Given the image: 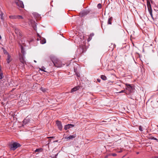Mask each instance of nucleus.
Listing matches in <instances>:
<instances>
[{
	"instance_id": "72a5a7b5",
	"label": "nucleus",
	"mask_w": 158,
	"mask_h": 158,
	"mask_svg": "<svg viewBox=\"0 0 158 158\" xmlns=\"http://www.w3.org/2000/svg\"><path fill=\"white\" fill-rule=\"evenodd\" d=\"M109 156V154L108 155H106L104 157V158H108V157Z\"/></svg>"
},
{
	"instance_id": "79ce46f5",
	"label": "nucleus",
	"mask_w": 158,
	"mask_h": 158,
	"mask_svg": "<svg viewBox=\"0 0 158 158\" xmlns=\"http://www.w3.org/2000/svg\"><path fill=\"white\" fill-rule=\"evenodd\" d=\"M34 62H36V61L35 60H34Z\"/></svg>"
},
{
	"instance_id": "4c0bfd02",
	"label": "nucleus",
	"mask_w": 158,
	"mask_h": 158,
	"mask_svg": "<svg viewBox=\"0 0 158 158\" xmlns=\"http://www.w3.org/2000/svg\"><path fill=\"white\" fill-rule=\"evenodd\" d=\"M152 158H158V156H154L152 157Z\"/></svg>"
},
{
	"instance_id": "a18cd8bd",
	"label": "nucleus",
	"mask_w": 158,
	"mask_h": 158,
	"mask_svg": "<svg viewBox=\"0 0 158 158\" xmlns=\"http://www.w3.org/2000/svg\"><path fill=\"white\" fill-rule=\"evenodd\" d=\"M0 39H1V37L0 35Z\"/></svg>"
},
{
	"instance_id": "7c9ffc66",
	"label": "nucleus",
	"mask_w": 158,
	"mask_h": 158,
	"mask_svg": "<svg viewBox=\"0 0 158 158\" xmlns=\"http://www.w3.org/2000/svg\"><path fill=\"white\" fill-rule=\"evenodd\" d=\"M151 139H154V140H156L157 141H158V139H156V138H155L154 137H153V136H152Z\"/></svg>"
},
{
	"instance_id": "20e7f679",
	"label": "nucleus",
	"mask_w": 158,
	"mask_h": 158,
	"mask_svg": "<svg viewBox=\"0 0 158 158\" xmlns=\"http://www.w3.org/2000/svg\"><path fill=\"white\" fill-rule=\"evenodd\" d=\"M126 89L128 90L130 93H131L134 92V88L133 86H131L130 84H126Z\"/></svg>"
},
{
	"instance_id": "cd10ccee",
	"label": "nucleus",
	"mask_w": 158,
	"mask_h": 158,
	"mask_svg": "<svg viewBox=\"0 0 158 158\" xmlns=\"http://www.w3.org/2000/svg\"><path fill=\"white\" fill-rule=\"evenodd\" d=\"M75 74H76V76L77 77H80V74L79 73H78V72L75 73Z\"/></svg>"
},
{
	"instance_id": "f8f14e48",
	"label": "nucleus",
	"mask_w": 158,
	"mask_h": 158,
	"mask_svg": "<svg viewBox=\"0 0 158 158\" xmlns=\"http://www.w3.org/2000/svg\"><path fill=\"white\" fill-rule=\"evenodd\" d=\"M30 121V119L29 118L26 117L24 119L23 121V123L24 125H26L29 123Z\"/></svg>"
},
{
	"instance_id": "c85d7f7f",
	"label": "nucleus",
	"mask_w": 158,
	"mask_h": 158,
	"mask_svg": "<svg viewBox=\"0 0 158 158\" xmlns=\"http://www.w3.org/2000/svg\"><path fill=\"white\" fill-rule=\"evenodd\" d=\"M45 69V68L44 67H43L41 68V69H40L43 71H44L45 72H46L44 70V69Z\"/></svg>"
},
{
	"instance_id": "6ab92c4d",
	"label": "nucleus",
	"mask_w": 158,
	"mask_h": 158,
	"mask_svg": "<svg viewBox=\"0 0 158 158\" xmlns=\"http://www.w3.org/2000/svg\"><path fill=\"white\" fill-rule=\"evenodd\" d=\"M21 53L23 54L22 56H24L25 54L26 53L25 52L24 49V48L22 46H21Z\"/></svg>"
},
{
	"instance_id": "aec40b11",
	"label": "nucleus",
	"mask_w": 158,
	"mask_h": 158,
	"mask_svg": "<svg viewBox=\"0 0 158 158\" xmlns=\"http://www.w3.org/2000/svg\"><path fill=\"white\" fill-rule=\"evenodd\" d=\"M2 49L3 50V52L4 54H7V55L9 54L8 52H7L6 50L3 48H2Z\"/></svg>"
},
{
	"instance_id": "423d86ee",
	"label": "nucleus",
	"mask_w": 158,
	"mask_h": 158,
	"mask_svg": "<svg viewBox=\"0 0 158 158\" xmlns=\"http://www.w3.org/2000/svg\"><path fill=\"white\" fill-rule=\"evenodd\" d=\"M10 19H23V17L22 16L19 15H11L9 16Z\"/></svg>"
},
{
	"instance_id": "7ed1b4c3",
	"label": "nucleus",
	"mask_w": 158,
	"mask_h": 158,
	"mask_svg": "<svg viewBox=\"0 0 158 158\" xmlns=\"http://www.w3.org/2000/svg\"><path fill=\"white\" fill-rule=\"evenodd\" d=\"M15 3L19 8H23L24 7V6L23 2L20 0H15Z\"/></svg>"
},
{
	"instance_id": "09e8293b",
	"label": "nucleus",
	"mask_w": 158,
	"mask_h": 158,
	"mask_svg": "<svg viewBox=\"0 0 158 158\" xmlns=\"http://www.w3.org/2000/svg\"><path fill=\"white\" fill-rule=\"evenodd\" d=\"M111 1H112V0H111Z\"/></svg>"
},
{
	"instance_id": "393cba45",
	"label": "nucleus",
	"mask_w": 158,
	"mask_h": 158,
	"mask_svg": "<svg viewBox=\"0 0 158 158\" xmlns=\"http://www.w3.org/2000/svg\"><path fill=\"white\" fill-rule=\"evenodd\" d=\"M102 5L100 3H99L97 5V7L98 9H101L102 8Z\"/></svg>"
},
{
	"instance_id": "f257e3e1",
	"label": "nucleus",
	"mask_w": 158,
	"mask_h": 158,
	"mask_svg": "<svg viewBox=\"0 0 158 158\" xmlns=\"http://www.w3.org/2000/svg\"><path fill=\"white\" fill-rule=\"evenodd\" d=\"M147 6L148 11L152 19L153 20H156V19H158V12L156 11H154L152 12L151 4L149 1H147Z\"/></svg>"
},
{
	"instance_id": "412c9836",
	"label": "nucleus",
	"mask_w": 158,
	"mask_h": 158,
	"mask_svg": "<svg viewBox=\"0 0 158 158\" xmlns=\"http://www.w3.org/2000/svg\"><path fill=\"white\" fill-rule=\"evenodd\" d=\"M46 42V39L44 38L43 39H42L41 40H40V43L42 44H43L45 43Z\"/></svg>"
},
{
	"instance_id": "473e14b6",
	"label": "nucleus",
	"mask_w": 158,
	"mask_h": 158,
	"mask_svg": "<svg viewBox=\"0 0 158 158\" xmlns=\"http://www.w3.org/2000/svg\"><path fill=\"white\" fill-rule=\"evenodd\" d=\"M47 138L48 139H49V138H54V137L53 136L47 137Z\"/></svg>"
},
{
	"instance_id": "a19ab883",
	"label": "nucleus",
	"mask_w": 158,
	"mask_h": 158,
	"mask_svg": "<svg viewBox=\"0 0 158 158\" xmlns=\"http://www.w3.org/2000/svg\"><path fill=\"white\" fill-rule=\"evenodd\" d=\"M152 51L153 52H154V50L153 49L152 50Z\"/></svg>"
},
{
	"instance_id": "c03bdc74",
	"label": "nucleus",
	"mask_w": 158,
	"mask_h": 158,
	"mask_svg": "<svg viewBox=\"0 0 158 158\" xmlns=\"http://www.w3.org/2000/svg\"><path fill=\"white\" fill-rule=\"evenodd\" d=\"M48 141H49V142H50V141H51V140H50V139Z\"/></svg>"
},
{
	"instance_id": "f704fd0d",
	"label": "nucleus",
	"mask_w": 158,
	"mask_h": 158,
	"mask_svg": "<svg viewBox=\"0 0 158 158\" xmlns=\"http://www.w3.org/2000/svg\"><path fill=\"white\" fill-rule=\"evenodd\" d=\"M123 152V150L122 149H120V150L118 152L121 153Z\"/></svg>"
},
{
	"instance_id": "39448f33",
	"label": "nucleus",
	"mask_w": 158,
	"mask_h": 158,
	"mask_svg": "<svg viewBox=\"0 0 158 158\" xmlns=\"http://www.w3.org/2000/svg\"><path fill=\"white\" fill-rule=\"evenodd\" d=\"M86 47L85 45L81 46L78 49L77 52H78L79 53L81 54L84 52L86 51Z\"/></svg>"
},
{
	"instance_id": "2eb2a0df",
	"label": "nucleus",
	"mask_w": 158,
	"mask_h": 158,
	"mask_svg": "<svg viewBox=\"0 0 158 158\" xmlns=\"http://www.w3.org/2000/svg\"><path fill=\"white\" fill-rule=\"evenodd\" d=\"M12 60V59L11 58L10 56V54L7 55V58L6 59L7 62V63L9 64L10 61Z\"/></svg>"
},
{
	"instance_id": "f3484780",
	"label": "nucleus",
	"mask_w": 158,
	"mask_h": 158,
	"mask_svg": "<svg viewBox=\"0 0 158 158\" xmlns=\"http://www.w3.org/2000/svg\"><path fill=\"white\" fill-rule=\"evenodd\" d=\"M94 35V34L93 33H92L90 34L89 35V37L87 39V41L88 42L89 41L91 40L92 39V37Z\"/></svg>"
},
{
	"instance_id": "b1692460",
	"label": "nucleus",
	"mask_w": 158,
	"mask_h": 158,
	"mask_svg": "<svg viewBox=\"0 0 158 158\" xmlns=\"http://www.w3.org/2000/svg\"><path fill=\"white\" fill-rule=\"evenodd\" d=\"M40 89L41 90H42L44 92H45L46 91V89L42 87H41L40 88Z\"/></svg>"
},
{
	"instance_id": "0eeeda50",
	"label": "nucleus",
	"mask_w": 158,
	"mask_h": 158,
	"mask_svg": "<svg viewBox=\"0 0 158 158\" xmlns=\"http://www.w3.org/2000/svg\"><path fill=\"white\" fill-rule=\"evenodd\" d=\"M89 12L90 10H84L80 12V15L81 17H83L87 15Z\"/></svg>"
},
{
	"instance_id": "37998d69",
	"label": "nucleus",
	"mask_w": 158,
	"mask_h": 158,
	"mask_svg": "<svg viewBox=\"0 0 158 158\" xmlns=\"http://www.w3.org/2000/svg\"><path fill=\"white\" fill-rule=\"evenodd\" d=\"M137 154H139V152H137L136 153Z\"/></svg>"
},
{
	"instance_id": "58836bf2",
	"label": "nucleus",
	"mask_w": 158,
	"mask_h": 158,
	"mask_svg": "<svg viewBox=\"0 0 158 158\" xmlns=\"http://www.w3.org/2000/svg\"><path fill=\"white\" fill-rule=\"evenodd\" d=\"M31 23H35V26H36V23H35V21H32V22H31Z\"/></svg>"
},
{
	"instance_id": "9b49d317",
	"label": "nucleus",
	"mask_w": 158,
	"mask_h": 158,
	"mask_svg": "<svg viewBox=\"0 0 158 158\" xmlns=\"http://www.w3.org/2000/svg\"><path fill=\"white\" fill-rule=\"evenodd\" d=\"M74 125L72 124H68L64 126V129L66 130L71 127H74Z\"/></svg>"
},
{
	"instance_id": "6e6552de",
	"label": "nucleus",
	"mask_w": 158,
	"mask_h": 158,
	"mask_svg": "<svg viewBox=\"0 0 158 158\" xmlns=\"http://www.w3.org/2000/svg\"><path fill=\"white\" fill-rule=\"evenodd\" d=\"M15 32L18 37L21 38L22 36L23 35L19 29L17 28H15Z\"/></svg>"
},
{
	"instance_id": "5701e85b",
	"label": "nucleus",
	"mask_w": 158,
	"mask_h": 158,
	"mask_svg": "<svg viewBox=\"0 0 158 158\" xmlns=\"http://www.w3.org/2000/svg\"><path fill=\"white\" fill-rule=\"evenodd\" d=\"M3 73L0 70V79H2L3 78Z\"/></svg>"
},
{
	"instance_id": "c756f323",
	"label": "nucleus",
	"mask_w": 158,
	"mask_h": 158,
	"mask_svg": "<svg viewBox=\"0 0 158 158\" xmlns=\"http://www.w3.org/2000/svg\"><path fill=\"white\" fill-rule=\"evenodd\" d=\"M139 130L140 131H143V128L141 126H139Z\"/></svg>"
},
{
	"instance_id": "de8ad7c7",
	"label": "nucleus",
	"mask_w": 158,
	"mask_h": 158,
	"mask_svg": "<svg viewBox=\"0 0 158 158\" xmlns=\"http://www.w3.org/2000/svg\"><path fill=\"white\" fill-rule=\"evenodd\" d=\"M157 127H158V125H157Z\"/></svg>"
},
{
	"instance_id": "c9c22d12",
	"label": "nucleus",
	"mask_w": 158,
	"mask_h": 158,
	"mask_svg": "<svg viewBox=\"0 0 158 158\" xmlns=\"http://www.w3.org/2000/svg\"><path fill=\"white\" fill-rule=\"evenodd\" d=\"M97 81L98 82H100L101 81V80L100 79H97Z\"/></svg>"
},
{
	"instance_id": "49530a36",
	"label": "nucleus",
	"mask_w": 158,
	"mask_h": 158,
	"mask_svg": "<svg viewBox=\"0 0 158 158\" xmlns=\"http://www.w3.org/2000/svg\"><path fill=\"white\" fill-rule=\"evenodd\" d=\"M39 40L38 39H37V40Z\"/></svg>"
},
{
	"instance_id": "4be33fe9",
	"label": "nucleus",
	"mask_w": 158,
	"mask_h": 158,
	"mask_svg": "<svg viewBox=\"0 0 158 158\" xmlns=\"http://www.w3.org/2000/svg\"><path fill=\"white\" fill-rule=\"evenodd\" d=\"M101 78L102 80H106L107 79L106 77L104 75H102L101 76Z\"/></svg>"
},
{
	"instance_id": "ddd939ff",
	"label": "nucleus",
	"mask_w": 158,
	"mask_h": 158,
	"mask_svg": "<svg viewBox=\"0 0 158 158\" xmlns=\"http://www.w3.org/2000/svg\"><path fill=\"white\" fill-rule=\"evenodd\" d=\"M80 87V86H77L73 88L71 90V92H75V91H77V90L79 89Z\"/></svg>"
},
{
	"instance_id": "4468645a",
	"label": "nucleus",
	"mask_w": 158,
	"mask_h": 158,
	"mask_svg": "<svg viewBox=\"0 0 158 158\" xmlns=\"http://www.w3.org/2000/svg\"><path fill=\"white\" fill-rule=\"evenodd\" d=\"M52 61L54 65L55 66L57 67H62V64H58V63L56 62H55V61H54L52 60Z\"/></svg>"
},
{
	"instance_id": "dca6fc26",
	"label": "nucleus",
	"mask_w": 158,
	"mask_h": 158,
	"mask_svg": "<svg viewBox=\"0 0 158 158\" xmlns=\"http://www.w3.org/2000/svg\"><path fill=\"white\" fill-rule=\"evenodd\" d=\"M76 136V135H70L68 137H65V139H66L67 140H68L69 139H72L73 138H75Z\"/></svg>"
},
{
	"instance_id": "1a4fd4ad",
	"label": "nucleus",
	"mask_w": 158,
	"mask_h": 158,
	"mask_svg": "<svg viewBox=\"0 0 158 158\" xmlns=\"http://www.w3.org/2000/svg\"><path fill=\"white\" fill-rule=\"evenodd\" d=\"M56 124L58 129L60 131L62 129V126L60 121L59 120H57L56 121Z\"/></svg>"
},
{
	"instance_id": "a211bd4d",
	"label": "nucleus",
	"mask_w": 158,
	"mask_h": 158,
	"mask_svg": "<svg viewBox=\"0 0 158 158\" xmlns=\"http://www.w3.org/2000/svg\"><path fill=\"white\" fill-rule=\"evenodd\" d=\"M113 19V18L112 17H110L108 20L107 24H112V21Z\"/></svg>"
},
{
	"instance_id": "9d476101",
	"label": "nucleus",
	"mask_w": 158,
	"mask_h": 158,
	"mask_svg": "<svg viewBox=\"0 0 158 158\" xmlns=\"http://www.w3.org/2000/svg\"><path fill=\"white\" fill-rule=\"evenodd\" d=\"M24 56H22L21 54L20 55L19 60L21 63H22L23 64V65H24V64L26 63V62L24 60Z\"/></svg>"
},
{
	"instance_id": "bb28decb",
	"label": "nucleus",
	"mask_w": 158,
	"mask_h": 158,
	"mask_svg": "<svg viewBox=\"0 0 158 158\" xmlns=\"http://www.w3.org/2000/svg\"><path fill=\"white\" fill-rule=\"evenodd\" d=\"M109 156H117V154H116V153H115L110 154H109Z\"/></svg>"
},
{
	"instance_id": "f03ea898",
	"label": "nucleus",
	"mask_w": 158,
	"mask_h": 158,
	"mask_svg": "<svg viewBox=\"0 0 158 158\" xmlns=\"http://www.w3.org/2000/svg\"><path fill=\"white\" fill-rule=\"evenodd\" d=\"M21 146V145L19 143L15 142L11 144L10 146V149L11 150H15Z\"/></svg>"
},
{
	"instance_id": "ea45409f",
	"label": "nucleus",
	"mask_w": 158,
	"mask_h": 158,
	"mask_svg": "<svg viewBox=\"0 0 158 158\" xmlns=\"http://www.w3.org/2000/svg\"><path fill=\"white\" fill-rule=\"evenodd\" d=\"M15 88L13 89H12V91L14 90H15Z\"/></svg>"
},
{
	"instance_id": "2f4dec72",
	"label": "nucleus",
	"mask_w": 158,
	"mask_h": 158,
	"mask_svg": "<svg viewBox=\"0 0 158 158\" xmlns=\"http://www.w3.org/2000/svg\"><path fill=\"white\" fill-rule=\"evenodd\" d=\"M74 71L75 73L77 72V69L76 68H75V67H74Z\"/></svg>"
},
{
	"instance_id": "a878e982",
	"label": "nucleus",
	"mask_w": 158,
	"mask_h": 158,
	"mask_svg": "<svg viewBox=\"0 0 158 158\" xmlns=\"http://www.w3.org/2000/svg\"><path fill=\"white\" fill-rule=\"evenodd\" d=\"M41 150V149H40V148H38V149H36L35 151V152H40V151Z\"/></svg>"
},
{
	"instance_id": "e433bc0d",
	"label": "nucleus",
	"mask_w": 158,
	"mask_h": 158,
	"mask_svg": "<svg viewBox=\"0 0 158 158\" xmlns=\"http://www.w3.org/2000/svg\"><path fill=\"white\" fill-rule=\"evenodd\" d=\"M125 91V90H122L121 91L119 92V93H123V92H124Z\"/></svg>"
}]
</instances>
